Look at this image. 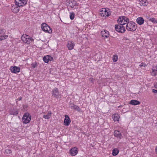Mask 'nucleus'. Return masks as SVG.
<instances>
[{"mask_svg": "<svg viewBox=\"0 0 157 157\" xmlns=\"http://www.w3.org/2000/svg\"><path fill=\"white\" fill-rule=\"evenodd\" d=\"M137 24L134 22L130 21L127 23L126 26V29L128 31H134L137 28Z\"/></svg>", "mask_w": 157, "mask_h": 157, "instance_id": "nucleus-1", "label": "nucleus"}, {"mask_svg": "<svg viewBox=\"0 0 157 157\" xmlns=\"http://www.w3.org/2000/svg\"><path fill=\"white\" fill-rule=\"evenodd\" d=\"M21 40L25 44H30L34 40L32 37L26 35H23L21 37Z\"/></svg>", "mask_w": 157, "mask_h": 157, "instance_id": "nucleus-2", "label": "nucleus"}, {"mask_svg": "<svg viewBox=\"0 0 157 157\" xmlns=\"http://www.w3.org/2000/svg\"><path fill=\"white\" fill-rule=\"evenodd\" d=\"M22 121L24 124L29 123L31 120V116L28 113H25L22 118Z\"/></svg>", "mask_w": 157, "mask_h": 157, "instance_id": "nucleus-3", "label": "nucleus"}, {"mask_svg": "<svg viewBox=\"0 0 157 157\" xmlns=\"http://www.w3.org/2000/svg\"><path fill=\"white\" fill-rule=\"evenodd\" d=\"M117 21L119 24H122L123 25L125 24L127 25V23L129 21L128 18L126 17L123 16L120 17L117 20Z\"/></svg>", "mask_w": 157, "mask_h": 157, "instance_id": "nucleus-4", "label": "nucleus"}, {"mask_svg": "<svg viewBox=\"0 0 157 157\" xmlns=\"http://www.w3.org/2000/svg\"><path fill=\"white\" fill-rule=\"evenodd\" d=\"M42 30L44 31L51 33L52 32V29L46 23H43L41 25Z\"/></svg>", "mask_w": 157, "mask_h": 157, "instance_id": "nucleus-5", "label": "nucleus"}, {"mask_svg": "<svg viewBox=\"0 0 157 157\" xmlns=\"http://www.w3.org/2000/svg\"><path fill=\"white\" fill-rule=\"evenodd\" d=\"M115 29L117 32L121 33H124L125 31V28L122 24L115 25Z\"/></svg>", "mask_w": 157, "mask_h": 157, "instance_id": "nucleus-6", "label": "nucleus"}, {"mask_svg": "<svg viewBox=\"0 0 157 157\" xmlns=\"http://www.w3.org/2000/svg\"><path fill=\"white\" fill-rule=\"evenodd\" d=\"M99 13L101 16L105 17L109 16L111 14L110 12H108L105 8H102L100 11Z\"/></svg>", "mask_w": 157, "mask_h": 157, "instance_id": "nucleus-7", "label": "nucleus"}, {"mask_svg": "<svg viewBox=\"0 0 157 157\" xmlns=\"http://www.w3.org/2000/svg\"><path fill=\"white\" fill-rule=\"evenodd\" d=\"M52 96L56 98H59L60 97V94L57 88H55L53 89L52 91Z\"/></svg>", "mask_w": 157, "mask_h": 157, "instance_id": "nucleus-8", "label": "nucleus"}, {"mask_svg": "<svg viewBox=\"0 0 157 157\" xmlns=\"http://www.w3.org/2000/svg\"><path fill=\"white\" fill-rule=\"evenodd\" d=\"M15 4L20 6H23L27 4L26 0H15Z\"/></svg>", "mask_w": 157, "mask_h": 157, "instance_id": "nucleus-9", "label": "nucleus"}, {"mask_svg": "<svg viewBox=\"0 0 157 157\" xmlns=\"http://www.w3.org/2000/svg\"><path fill=\"white\" fill-rule=\"evenodd\" d=\"M65 118L63 122V124L66 126H68L71 122L70 119L68 115H65Z\"/></svg>", "mask_w": 157, "mask_h": 157, "instance_id": "nucleus-10", "label": "nucleus"}, {"mask_svg": "<svg viewBox=\"0 0 157 157\" xmlns=\"http://www.w3.org/2000/svg\"><path fill=\"white\" fill-rule=\"evenodd\" d=\"M10 69L12 72L15 74L17 73L20 71V67L16 66L11 67Z\"/></svg>", "mask_w": 157, "mask_h": 157, "instance_id": "nucleus-11", "label": "nucleus"}, {"mask_svg": "<svg viewBox=\"0 0 157 157\" xmlns=\"http://www.w3.org/2000/svg\"><path fill=\"white\" fill-rule=\"evenodd\" d=\"M20 6H17L16 4L12 5L11 10L12 11L15 13L18 12L19 11Z\"/></svg>", "mask_w": 157, "mask_h": 157, "instance_id": "nucleus-12", "label": "nucleus"}, {"mask_svg": "<svg viewBox=\"0 0 157 157\" xmlns=\"http://www.w3.org/2000/svg\"><path fill=\"white\" fill-rule=\"evenodd\" d=\"M70 151L72 156H75L78 153V148L75 147H73L70 150Z\"/></svg>", "mask_w": 157, "mask_h": 157, "instance_id": "nucleus-13", "label": "nucleus"}, {"mask_svg": "<svg viewBox=\"0 0 157 157\" xmlns=\"http://www.w3.org/2000/svg\"><path fill=\"white\" fill-rule=\"evenodd\" d=\"M18 110L13 107L10 109V114L13 115H17L18 114Z\"/></svg>", "mask_w": 157, "mask_h": 157, "instance_id": "nucleus-14", "label": "nucleus"}, {"mask_svg": "<svg viewBox=\"0 0 157 157\" xmlns=\"http://www.w3.org/2000/svg\"><path fill=\"white\" fill-rule=\"evenodd\" d=\"M114 135L115 137L118 139H121L122 136L120 131L118 130H115L114 132Z\"/></svg>", "mask_w": 157, "mask_h": 157, "instance_id": "nucleus-15", "label": "nucleus"}, {"mask_svg": "<svg viewBox=\"0 0 157 157\" xmlns=\"http://www.w3.org/2000/svg\"><path fill=\"white\" fill-rule=\"evenodd\" d=\"M70 107L71 109L76 110L78 112H80L81 110V109L78 106L75 105L74 104H71Z\"/></svg>", "mask_w": 157, "mask_h": 157, "instance_id": "nucleus-16", "label": "nucleus"}, {"mask_svg": "<svg viewBox=\"0 0 157 157\" xmlns=\"http://www.w3.org/2000/svg\"><path fill=\"white\" fill-rule=\"evenodd\" d=\"M136 22L139 25H141L143 24L144 22V20L143 18L141 17H139L136 19Z\"/></svg>", "mask_w": 157, "mask_h": 157, "instance_id": "nucleus-17", "label": "nucleus"}, {"mask_svg": "<svg viewBox=\"0 0 157 157\" xmlns=\"http://www.w3.org/2000/svg\"><path fill=\"white\" fill-rule=\"evenodd\" d=\"M101 33L103 37H105L106 38L109 37V33L108 31L105 30L103 31H102Z\"/></svg>", "mask_w": 157, "mask_h": 157, "instance_id": "nucleus-18", "label": "nucleus"}, {"mask_svg": "<svg viewBox=\"0 0 157 157\" xmlns=\"http://www.w3.org/2000/svg\"><path fill=\"white\" fill-rule=\"evenodd\" d=\"M75 46V44L74 43L72 42H69L68 43L67 45V47L68 48L69 50H71L74 48Z\"/></svg>", "mask_w": 157, "mask_h": 157, "instance_id": "nucleus-19", "label": "nucleus"}, {"mask_svg": "<svg viewBox=\"0 0 157 157\" xmlns=\"http://www.w3.org/2000/svg\"><path fill=\"white\" fill-rule=\"evenodd\" d=\"M120 117V116L119 114L117 113H115L112 115V118L113 120L115 121H118Z\"/></svg>", "mask_w": 157, "mask_h": 157, "instance_id": "nucleus-20", "label": "nucleus"}, {"mask_svg": "<svg viewBox=\"0 0 157 157\" xmlns=\"http://www.w3.org/2000/svg\"><path fill=\"white\" fill-rule=\"evenodd\" d=\"M140 102L136 100H132L130 101L129 104H130L136 105H138L140 104Z\"/></svg>", "mask_w": 157, "mask_h": 157, "instance_id": "nucleus-21", "label": "nucleus"}, {"mask_svg": "<svg viewBox=\"0 0 157 157\" xmlns=\"http://www.w3.org/2000/svg\"><path fill=\"white\" fill-rule=\"evenodd\" d=\"M119 151L117 148H114L113 150L112 155L113 156L117 155L119 153Z\"/></svg>", "mask_w": 157, "mask_h": 157, "instance_id": "nucleus-22", "label": "nucleus"}, {"mask_svg": "<svg viewBox=\"0 0 157 157\" xmlns=\"http://www.w3.org/2000/svg\"><path fill=\"white\" fill-rule=\"evenodd\" d=\"M51 112H48L47 115H44L43 116V117L46 119H49L51 116Z\"/></svg>", "mask_w": 157, "mask_h": 157, "instance_id": "nucleus-23", "label": "nucleus"}, {"mask_svg": "<svg viewBox=\"0 0 157 157\" xmlns=\"http://www.w3.org/2000/svg\"><path fill=\"white\" fill-rule=\"evenodd\" d=\"M3 34L0 35V41L6 39L8 37V35Z\"/></svg>", "mask_w": 157, "mask_h": 157, "instance_id": "nucleus-24", "label": "nucleus"}, {"mask_svg": "<svg viewBox=\"0 0 157 157\" xmlns=\"http://www.w3.org/2000/svg\"><path fill=\"white\" fill-rule=\"evenodd\" d=\"M140 4L144 6H147L148 4V2L145 0H141V1H140Z\"/></svg>", "mask_w": 157, "mask_h": 157, "instance_id": "nucleus-25", "label": "nucleus"}, {"mask_svg": "<svg viewBox=\"0 0 157 157\" xmlns=\"http://www.w3.org/2000/svg\"><path fill=\"white\" fill-rule=\"evenodd\" d=\"M43 59L45 63H48L49 62L48 56H44L43 58Z\"/></svg>", "mask_w": 157, "mask_h": 157, "instance_id": "nucleus-26", "label": "nucleus"}, {"mask_svg": "<svg viewBox=\"0 0 157 157\" xmlns=\"http://www.w3.org/2000/svg\"><path fill=\"white\" fill-rule=\"evenodd\" d=\"M6 32V31L5 29H0V35H2L3 34H5Z\"/></svg>", "mask_w": 157, "mask_h": 157, "instance_id": "nucleus-27", "label": "nucleus"}, {"mask_svg": "<svg viewBox=\"0 0 157 157\" xmlns=\"http://www.w3.org/2000/svg\"><path fill=\"white\" fill-rule=\"evenodd\" d=\"M149 20L154 23H157V21L154 18H149Z\"/></svg>", "mask_w": 157, "mask_h": 157, "instance_id": "nucleus-28", "label": "nucleus"}, {"mask_svg": "<svg viewBox=\"0 0 157 157\" xmlns=\"http://www.w3.org/2000/svg\"><path fill=\"white\" fill-rule=\"evenodd\" d=\"M75 13H74L73 12L72 13H70V17L71 20H72L74 19L75 17Z\"/></svg>", "mask_w": 157, "mask_h": 157, "instance_id": "nucleus-29", "label": "nucleus"}, {"mask_svg": "<svg viewBox=\"0 0 157 157\" xmlns=\"http://www.w3.org/2000/svg\"><path fill=\"white\" fill-rule=\"evenodd\" d=\"M5 153L7 154H10L12 153L11 150L9 149H7L5 150Z\"/></svg>", "mask_w": 157, "mask_h": 157, "instance_id": "nucleus-30", "label": "nucleus"}, {"mask_svg": "<svg viewBox=\"0 0 157 157\" xmlns=\"http://www.w3.org/2000/svg\"><path fill=\"white\" fill-rule=\"evenodd\" d=\"M113 61L114 62H116L117 60V56L114 55L113 58Z\"/></svg>", "mask_w": 157, "mask_h": 157, "instance_id": "nucleus-31", "label": "nucleus"}, {"mask_svg": "<svg viewBox=\"0 0 157 157\" xmlns=\"http://www.w3.org/2000/svg\"><path fill=\"white\" fill-rule=\"evenodd\" d=\"M156 71H155V68L154 69H152V72L151 73V75H152L155 76L156 75Z\"/></svg>", "mask_w": 157, "mask_h": 157, "instance_id": "nucleus-32", "label": "nucleus"}, {"mask_svg": "<svg viewBox=\"0 0 157 157\" xmlns=\"http://www.w3.org/2000/svg\"><path fill=\"white\" fill-rule=\"evenodd\" d=\"M23 109H22V110L23 111H25L26 109V108L28 107V106L27 105H23Z\"/></svg>", "mask_w": 157, "mask_h": 157, "instance_id": "nucleus-33", "label": "nucleus"}, {"mask_svg": "<svg viewBox=\"0 0 157 157\" xmlns=\"http://www.w3.org/2000/svg\"><path fill=\"white\" fill-rule=\"evenodd\" d=\"M48 60H49V61H51L52 60H53V58L51 56H49V55H48Z\"/></svg>", "mask_w": 157, "mask_h": 157, "instance_id": "nucleus-34", "label": "nucleus"}, {"mask_svg": "<svg viewBox=\"0 0 157 157\" xmlns=\"http://www.w3.org/2000/svg\"><path fill=\"white\" fill-rule=\"evenodd\" d=\"M31 65L32 66V67L33 68H35V67H36V66L37 65V63H32Z\"/></svg>", "mask_w": 157, "mask_h": 157, "instance_id": "nucleus-35", "label": "nucleus"}, {"mask_svg": "<svg viewBox=\"0 0 157 157\" xmlns=\"http://www.w3.org/2000/svg\"><path fill=\"white\" fill-rule=\"evenodd\" d=\"M22 99V98L21 97H19L17 99H16V102L17 104V102L18 101H20Z\"/></svg>", "mask_w": 157, "mask_h": 157, "instance_id": "nucleus-36", "label": "nucleus"}, {"mask_svg": "<svg viewBox=\"0 0 157 157\" xmlns=\"http://www.w3.org/2000/svg\"><path fill=\"white\" fill-rule=\"evenodd\" d=\"M139 66L140 67H142L143 66L145 67L146 66V64H144V63H142L140 64Z\"/></svg>", "mask_w": 157, "mask_h": 157, "instance_id": "nucleus-37", "label": "nucleus"}, {"mask_svg": "<svg viewBox=\"0 0 157 157\" xmlns=\"http://www.w3.org/2000/svg\"><path fill=\"white\" fill-rule=\"evenodd\" d=\"M152 91L153 93H157V90H156L155 89H152Z\"/></svg>", "mask_w": 157, "mask_h": 157, "instance_id": "nucleus-38", "label": "nucleus"}, {"mask_svg": "<svg viewBox=\"0 0 157 157\" xmlns=\"http://www.w3.org/2000/svg\"><path fill=\"white\" fill-rule=\"evenodd\" d=\"M93 78H89L90 81L91 82H93Z\"/></svg>", "mask_w": 157, "mask_h": 157, "instance_id": "nucleus-39", "label": "nucleus"}, {"mask_svg": "<svg viewBox=\"0 0 157 157\" xmlns=\"http://www.w3.org/2000/svg\"><path fill=\"white\" fill-rule=\"evenodd\" d=\"M123 39H124V40H128V39L126 37H124L123 38Z\"/></svg>", "mask_w": 157, "mask_h": 157, "instance_id": "nucleus-40", "label": "nucleus"}, {"mask_svg": "<svg viewBox=\"0 0 157 157\" xmlns=\"http://www.w3.org/2000/svg\"><path fill=\"white\" fill-rule=\"evenodd\" d=\"M155 151L156 152V153L157 154V146L155 148Z\"/></svg>", "mask_w": 157, "mask_h": 157, "instance_id": "nucleus-41", "label": "nucleus"}, {"mask_svg": "<svg viewBox=\"0 0 157 157\" xmlns=\"http://www.w3.org/2000/svg\"><path fill=\"white\" fill-rule=\"evenodd\" d=\"M156 69H155V70L156 71H157V66L155 67Z\"/></svg>", "mask_w": 157, "mask_h": 157, "instance_id": "nucleus-42", "label": "nucleus"}]
</instances>
